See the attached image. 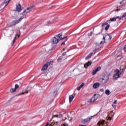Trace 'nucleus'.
Masks as SVG:
<instances>
[{"mask_svg":"<svg viewBox=\"0 0 126 126\" xmlns=\"http://www.w3.org/2000/svg\"><path fill=\"white\" fill-rule=\"evenodd\" d=\"M94 99H96V100H97V99H98V97H97L96 96V94H95V96H94Z\"/></svg>","mask_w":126,"mask_h":126,"instance_id":"43","label":"nucleus"},{"mask_svg":"<svg viewBox=\"0 0 126 126\" xmlns=\"http://www.w3.org/2000/svg\"><path fill=\"white\" fill-rule=\"evenodd\" d=\"M68 120H69V121H71L72 120H73V119L72 118H68Z\"/></svg>","mask_w":126,"mask_h":126,"instance_id":"40","label":"nucleus"},{"mask_svg":"<svg viewBox=\"0 0 126 126\" xmlns=\"http://www.w3.org/2000/svg\"><path fill=\"white\" fill-rule=\"evenodd\" d=\"M102 39L104 41H101L100 43V45H102V44H104V43H105V39H106V36L104 35Z\"/></svg>","mask_w":126,"mask_h":126,"instance_id":"27","label":"nucleus"},{"mask_svg":"<svg viewBox=\"0 0 126 126\" xmlns=\"http://www.w3.org/2000/svg\"><path fill=\"white\" fill-rule=\"evenodd\" d=\"M29 93V91H27L26 92H25L22 93H20L18 94V96H20V95H24V94H28Z\"/></svg>","mask_w":126,"mask_h":126,"instance_id":"24","label":"nucleus"},{"mask_svg":"<svg viewBox=\"0 0 126 126\" xmlns=\"http://www.w3.org/2000/svg\"><path fill=\"white\" fill-rule=\"evenodd\" d=\"M118 19L120 20V17L119 16H117L115 18H111L108 21H110V22H113V21H116L117 20V19Z\"/></svg>","mask_w":126,"mask_h":126,"instance_id":"14","label":"nucleus"},{"mask_svg":"<svg viewBox=\"0 0 126 126\" xmlns=\"http://www.w3.org/2000/svg\"><path fill=\"white\" fill-rule=\"evenodd\" d=\"M100 91L101 92H103V91H104V90L103 89H100Z\"/></svg>","mask_w":126,"mask_h":126,"instance_id":"42","label":"nucleus"},{"mask_svg":"<svg viewBox=\"0 0 126 126\" xmlns=\"http://www.w3.org/2000/svg\"><path fill=\"white\" fill-rule=\"evenodd\" d=\"M77 90H78V91H79V87H78Z\"/></svg>","mask_w":126,"mask_h":126,"instance_id":"46","label":"nucleus"},{"mask_svg":"<svg viewBox=\"0 0 126 126\" xmlns=\"http://www.w3.org/2000/svg\"><path fill=\"white\" fill-rule=\"evenodd\" d=\"M60 42V39L57 36H55L53 39V43L54 44H58Z\"/></svg>","mask_w":126,"mask_h":126,"instance_id":"10","label":"nucleus"},{"mask_svg":"<svg viewBox=\"0 0 126 126\" xmlns=\"http://www.w3.org/2000/svg\"><path fill=\"white\" fill-rule=\"evenodd\" d=\"M102 78L104 79V80L107 81H108L109 79H110V78H109V75H104Z\"/></svg>","mask_w":126,"mask_h":126,"instance_id":"18","label":"nucleus"},{"mask_svg":"<svg viewBox=\"0 0 126 126\" xmlns=\"http://www.w3.org/2000/svg\"><path fill=\"white\" fill-rule=\"evenodd\" d=\"M109 121H111V120H112V118H110V117H109Z\"/></svg>","mask_w":126,"mask_h":126,"instance_id":"45","label":"nucleus"},{"mask_svg":"<svg viewBox=\"0 0 126 126\" xmlns=\"http://www.w3.org/2000/svg\"><path fill=\"white\" fill-rule=\"evenodd\" d=\"M109 28H110V25H107V26H106L105 28V30H106V31H107V30H108V29H109Z\"/></svg>","mask_w":126,"mask_h":126,"instance_id":"31","label":"nucleus"},{"mask_svg":"<svg viewBox=\"0 0 126 126\" xmlns=\"http://www.w3.org/2000/svg\"><path fill=\"white\" fill-rule=\"evenodd\" d=\"M96 71L98 72V71H99V70H101V67L99 66L97 67L95 69Z\"/></svg>","mask_w":126,"mask_h":126,"instance_id":"30","label":"nucleus"},{"mask_svg":"<svg viewBox=\"0 0 126 126\" xmlns=\"http://www.w3.org/2000/svg\"><path fill=\"white\" fill-rule=\"evenodd\" d=\"M100 125H102L103 126H110V125L107 126V123H106V121L105 120H101L100 121Z\"/></svg>","mask_w":126,"mask_h":126,"instance_id":"16","label":"nucleus"},{"mask_svg":"<svg viewBox=\"0 0 126 126\" xmlns=\"http://www.w3.org/2000/svg\"><path fill=\"white\" fill-rule=\"evenodd\" d=\"M98 49H99V47L98 48H97V49H94L93 51V53H94V54H95L96 53V51H97V50H98Z\"/></svg>","mask_w":126,"mask_h":126,"instance_id":"32","label":"nucleus"},{"mask_svg":"<svg viewBox=\"0 0 126 126\" xmlns=\"http://www.w3.org/2000/svg\"><path fill=\"white\" fill-rule=\"evenodd\" d=\"M50 65H51V62H47L46 64L44 65L41 70H47V69H48V66H50Z\"/></svg>","mask_w":126,"mask_h":126,"instance_id":"4","label":"nucleus"},{"mask_svg":"<svg viewBox=\"0 0 126 126\" xmlns=\"http://www.w3.org/2000/svg\"><path fill=\"white\" fill-rule=\"evenodd\" d=\"M18 36V34H16V36H15L14 39H16V36Z\"/></svg>","mask_w":126,"mask_h":126,"instance_id":"44","label":"nucleus"},{"mask_svg":"<svg viewBox=\"0 0 126 126\" xmlns=\"http://www.w3.org/2000/svg\"><path fill=\"white\" fill-rule=\"evenodd\" d=\"M79 126H86V125H79Z\"/></svg>","mask_w":126,"mask_h":126,"instance_id":"47","label":"nucleus"},{"mask_svg":"<svg viewBox=\"0 0 126 126\" xmlns=\"http://www.w3.org/2000/svg\"><path fill=\"white\" fill-rule=\"evenodd\" d=\"M110 23V21L108 20L106 22L104 23L102 25V26H105V25H108Z\"/></svg>","mask_w":126,"mask_h":126,"instance_id":"25","label":"nucleus"},{"mask_svg":"<svg viewBox=\"0 0 126 126\" xmlns=\"http://www.w3.org/2000/svg\"><path fill=\"white\" fill-rule=\"evenodd\" d=\"M112 107H113V108H116V107H117V104L113 103L112 104Z\"/></svg>","mask_w":126,"mask_h":126,"instance_id":"33","label":"nucleus"},{"mask_svg":"<svg viewBox=\"0 0 126 126\" xmlns=\"http://www.w3.org/2000/svg\"><path fill=\"white\" fill-rule=\"evenodd\" d=\"M9 1H10V0H5L4 1V3L2 4L0 6L1 8H2V5H5L4 7H5L8 3H9Z\"/></svg>","mask_w":126,"mask_h":126,"instance_id":"12","label":"nucleus"},{"mask_svg":"<svg viewBox=\"0 0 126 126\" xmlns=\"http://www.w3.org/2000/svg\"><path fill=\"white\" fill-rule=\"evenodd\" d=\"M60 122L57 121L56 120H54L50 124V126H58Z\"/></svg>","mask_w":126,"mask_h":126,"instance_id":"5","label":"nucleus"},{"mask_svg":"<svg viewBox=\"0 0 126 126\" xmlns=\"http://www.w3.org/2000/svg\"><path fill=\"white\" fill-rule=\"evenodd\" d=\"M104 36H105L106 40H111V36L110 35V34L106 33L105 34Z\"/></svg>","mask_w":126,"mask_h":126,"instance_id":"17","label":"nucleus"},{"mask_svg":"<svg viewBox=\"0 0 126 126\" xmlns=\"http://www.w3.org/2000/svg\"><path fill=\"white\" fill-rule=\"evenodd\" d=\"M102 82H101V83L102 84V85H104V84H106V83H107V82H108V81L106 80H105L104 79H103V78H102Z\"/></svg>","mask_w":126,"mask_h":126,"instance_id":"23","label":"nucleus"},{"mask_svg":"<svg viewBox=\"0 0 126 126\" xmlns=\"http://www.w3.org/2000/svg\"><path fill=\"white\" fill-rule=\"evenodd\" d=\"M116 73L113 76L114 79H117L120 77V75L122 74V72L120 71L119 69H117L116 70Z\"/></svg>","mask_w":126,"mask_h":126,"instance_id":"3","label":"nucleus"},{"mask_svg":"<svg viewBox=\"0 0 126 126\" xmlns=\"http://www.w3.org/2000/svg\"><path fill=\"white\" fill-rule=\"evenodd\" d=\"M97 71L95 69L92 72V74L93 75H95V74H96V73H97Z\"/></svg>","mask_w":126,"mask_h":126,"instance_id":"29","label":"nucleus"},{"mask_svg":"<svg viewBox=\"0 0 126 126\" xmlns=\"http://www.w3.org/2000/svg\"><path fill=\"white\" fill-rule=\"evenodd\" d=\"M96 35H100V33L96 34Z\"/></svg>","mask_w":126,"mask_h":126,"instance_id":"48","label":"nucleus"},{"mask_svg":"<svg viewBox=\"0 0 126 126\" xmlns=\"http://www.w3.org/2000/svg\"><path fill=\"white\" fill-rule=\"evenodd\" d=\"M62 36H63V33H60L57 35H56L55 36L57 37L58 39H59L60 40H63L64 39H66L67 38V36H65L63 38L62 37Z\"/></svg>","mask_w":126,"mask_h":126,"instance_id":"6","label":"nucleus"},{"mask_svg":"<svg viewBox=\"0 0 126 126\" xmlns=\"http://www.w3.org/2000/svg\"><path fill=\"white\" fill-rule=\"evenodd\" d=\"M91 64H92V61H89L84 65V67L87 68V67L90 66V65H91Z\"/></svg>","mask_w":126,"mask_h":126,"instance_id":"13","label":"nucleus"},{"mask_svg":"<svg viewBox=\"0 0 126 126\" xmlns=\"http://www.w3.org/2000/svg\"><path fill=\"white\" fill-rule=\"evenodd\" d=\"M92 55H93V52L91 53L89 55H88L86 58V60H89V59L91 58Z\"/></svg>","mask_w":126,"mask_h":126,"instance_id":"19","label":"nucleus"},{"mask_svg":"<svg viewBox=\"0 0 126 126\" xmlns=\"http://www.w3.org/2000/svg\"><path fill=\"white\" fill-rule=\"evenodd\" d=\"M105 94L106 95H107V96H109L111 94V92L109 90H106Z\"/></svg>","mask_w":126,"mask_h":126,"instance_id":"22","label":"nucleus"},{"mask_svg":"<svg viewBox=\"0 0 126 126\" xmlns=\"http://www.w3.org/2000/svg\"><path fill=\"white\" fill-rule=\"evenodd\" d=\"M19 15V12L18 11H16L14 12V16L15 17H16V16H18Z\"/></svg>","mask_w":126,"mask_h":126,"instance_id":"26","label":"nucleus"},{"mask_svg":"<svg viewBox=\"0 0 126 126\" xmlns=\"http://www.w3.org/2000/svg\"><path fill=\"white\" fill-rule=\"evenodd\" d=\"M13 43H14V40L13 41Z\"/></svg>","mask_w":126,"mask_h":126,"instance_id":"49","label":"nucleus"},{"mask_svg":"<svg viewBox=\"0 0 126 126\" xmlns=\"http://www.w3.org/2000/svg\"><path fill=\"white\" fill-rule=\"evenodd\" d=\"M64 50H65V49H63V51H64Z\"/></svg>","mask_w":126,"mask_h":126,"instance_id":"50","label":"nucleus"},{"mask_svg":"<svg viewBox=\"0 0 126 126\" xmlns=\"http://www.w3.org/2000/svg\"><path fill=\"white\" fill-rule=\"evenodd\" d=\"M99 112H100V111H99L95 115H94L93 116H91L90 117H89L85 119L82 120V124H86V123H88V122H90V121H91V120H92V118H93V117H95V116H97V115H98Z\"/></svg>","mask_w":126,"mask_h":126,"instance_id":"2","label":"nucleus"},{"mask_svg":"<svg viewBox=\"0 0 126 126\" xmlns=\"http://www.w3.org/2000/svg\"><path fill=\"white\" fill-rule=\"evenodd\" d=\"M58 19V17H55L54 19L53 20H57Z\"/></svg>","mask_w":126,"mask_h":126,"instance_id":"38","label":"nucleus"},{"mask_svg":"<svg viewBox=\"0 0 126 126\" xmlns=\"http://www.w3.org/2000/svg\"><path fill=\"white\" fill-rule=\"evenodd\" d=\"M23 8L21 7V5L20 3H18L16 4V11L20 12L21 10H22Z\"/></svg>","mask_w":126,"mask_h":126,"instance_id":"8","label":"nucleus"},{"mask_svg":"<svg viewBox=\"0 0 126 126\" xmlns=\"http://www.w3.org/2000/svg\"><path fill=\"white\" fill-rule=\"evenodd\" d=\"M84 85H85V83H83L79 86V90H80V89H81V88H82V87H83V86H84Z\"/></svg>","mask_w":126,"mask_h":126,"instance_id":"28","label":"nucleus"},{"mask_svg":"<svg viewBox=\"0 0 126 126\" xmlns=\"http://www.w3.org/2000/svg\"><path fill=\"white\" fill-rule=\"evenodd\" d=\"M75 95H76V94L74 93L72 95H70L69 96V101L70 103H71V102H72V100H73V98H74Z\"/></svg>","mask_w":126,"mask_h":126,"instance_id":"11","label":"nucleus"},{"mask_svg":"<svg viewBox=\"0 0 126 126\" xmlns=\"http://www.w3.org/2000/svg\"><path fill=\"white\" fill-rule=\"evenodd\" d=\"M58 61L59 62H62V57H60L58 58Z\"/></svg>","mask_w":126,"mask_h":126,"instance_id":"35","label":"nucleus"},{"mask_svg":"<svg viewBox=\"0 0 126 126\" xmlns=\"http://www.w3.org/2000/svg\"><path fill=\"white\" fill-rule=\"evenodd\" d=\"M68 125H69V124H64L63 125H62L61 126H68Z\"/></svg>","mask_w":126,"mask_h":126,"instance_id":"34","label":"nucleus"},{"mask_svg":"<svg viewBox=\"0 0 126 126\" xmlns=\"http://www.w3.org/2000/svg\"><path fill=\"white\" fill-rule=\"evenodd\" d=\"M61 45H63V46H64L65 45V43H64V42H63L62 43Z\"/></svg>","mask_w":126,"mask_h":126,"instance_id":"39","label":"nucleus"},{"mask_svg":"<svg viewBox=\"0 0 126 126\" xmlns=\"http://www.w3.org/2000/svg\"><path fill=\"white\" fill-rule=\"evenodd\" d=\"M118 102V100H115L114 102H113V104H115L117 105V103Z\"/></svg>","mask_w":126,"mask_h":126,"instance_id":"36","label":"nucleus"},{"mask_svg":"<svg viewBox=\"0 0 126 126\" xmlns=\"http://www.w3.org/2000/svg\"><path fill=\"white\" fill-rule=\"evenodd\" d=\"M34 8H35V5H32L28 7L21 14V17L19 19V20L13 22L12 25H16V24H18V23H19V22H20L22 19H24V18H26V14H27V13H29V12H31V11H32Z\"/></svg>","mask_w":126,"mask_h":126,"instance_id":"1","label":"nucleus"},{"mask_svg":"<svg viewBox=\"0 0 126 126\" xmlns=\"http://www.w3.org/2000/svg\"><path fill=\"white\" fill-rule=\"evenodd\" d=\"M63 117V115L62 114H59V115H54L52 117V119H55V118H62Z\"/></svg>","mask_w":126,"mask_h":126,"instance_id":"20","label":"nucleus"},{"mask_svg":"<svg viewBox=\"0 0 126 126\" xmlns=\"http://www.w3.org/2000/svg\"><path fill=\"white\" fill-rule=\"evenodd\" d=\"M99 86H100V83L96 82L94 84L93 88H94V89H97V88H98Z\"/></svg>","mask_w":126,"mask_h":126,"instance_id":"15","label":"nucleus"},{"mask_svg":"<svg viewBox=\"0 0 126 126\" xmlns=\"http://www.w3.org/2000/svg\"><path fill=\"white\" fill-rule=\"evenodd\" d=\"M49 125H50V123H47L45 126H49Z\"/></svg>","mask_w":126,"mask_h":126,"instance_id":"41","label":"nucleus"},{"mask_svg":"<svg viewBox=\"0 0 126 126\" xmlns=\"http://www.w3.org/2000/svg\"><path fill=\"white\" fill-rule=\"evenodd\" d=\"M67 40V39H66V40H65V41H66Z\"/></svg>","mask_w":126,"mask_h":126,"instance_id":"51","label":"nucleus"},{"mask_svg":"<svg viewBox=\"0 0 126 126\" xmlns=\"http://www.w3.org/2000/svg\"><path fill=\"white\" fill-rule=\"evenodd\" d=\"M19 88V86L18 85H15V88L14 89H11L10 90V92L11 93H13L16 91V89H18Z\"/></svg>","mask_w":126,"mask_h":126,"instance_id":"7","label":"nucleus"},{"mask_svg":"<svg viewBox=\"0 0 126 126\" xmlns=\"http://www.w3.org/2000/svg\"><path fill=\"white\" fill-rule=\"evenodd\" d=\"M65 55H66V52H63L62 54V56H65Z\"/></svg>","mask_w":126,"mask_h":126,"instance_id":"37","label":"nucleus"},{"mask_svg":"<svg viewBox=\"0 0 126 126\" xmlns=\"http://www.w3.org/2000/svg\"><path fill=\"white\" fill-rule=\"evenodd\" d=\"M95 97H96V94H94L91 99L88 100V103H92V102L96 101V98H95Z\"/></svg>","mask_w":126,"mask_h":126,"instance_id":"9","label":"nucleus"},{"mask_svg":"<svg viewBox=\"0 0 126 126\" xmlns=\"http://www.w3.org/2000/svg\"><path fill=\"white\" fill-rule=\"evenodd\" d=\"M126 19V12L121 17H120L119 20H121V19Z\"/></svg>","mask_w":126,"mask_h":126,"instance_id":"21","label":"nucleus"}]
</instances>
